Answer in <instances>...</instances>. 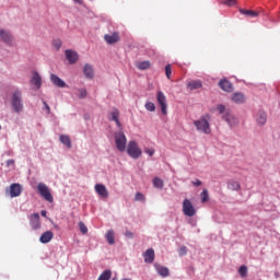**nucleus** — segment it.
<instances>
[{
    "instance_id": "obj_1",
    "label": "nucleus",
    "mask_w": 280,
    "mask_h": 280,
    "mask_svg": "<svg viewBox=\"0 0 280 280\" xmlns=\"http://www.w3.org/2000/svg\"><path fill=\"white\" fill-rule=\"evenodd\" d=\"M209 121H211V116L206 114L198 120H195L194 126L199 132H203V135H211V124H209Z\"/></svg>"
},
{
    "instance_id": "obj_2",
    "label": "nucleus",
    "mask_w": 280,
    "mask_h": 280,
    "mask_svg": "<svg viewBox=\"0 0 280 280\" xmlns=\"http://www.w3.org/2000/svg\"><path fill=\"white\" fill-rule=\"evenodd\" d=\"M11 104L14 113H23V92L21 90L13 91Z\"/></svg>"
},
{
    "instance_id": "obj_3",
    "label": "nucleus",
    "mask_w": 280,
    "mask_h": 280,
    "mask_svg": "<svg viewBox=\"0 0 280 280\" xmlns=\"http://www.w3.org/2000/svg\"><path fill=\"white\" fill-rule=\"evenodd\" d=\"M217 110L219 112V115H223L222 119L229 124V126H235L237 124V119L231 115V112H226V106L224 105H218Z\"/></svg>"
},
{
    "instance_id": "obj_4",
    "label": "nucleus",
    "mask_w": 280,
    "mask_h": 280,
    "mask_svg": "<svg viewBox=\"0 0 280 280\" xmlns=\"http://www.w3.org/2000/svg\"><path fill=\"white\" fill-rule=\"evenodd\" d=\"M127 154L131 159H139L141 154H143V151H141V148H139V144H137V141L130 140L127 144Z\"/></svg>"
},
{
    "instance_id": "obj_5",
    "label": "nucleus",
    "mask_w": 280,
    "mask_h": 280,
    "mask_svg": "<svg viewBox=\"0 0 280 280\" xmlns=\"http://www.w3.org/2000/svg\"><path fill=\"white\" fill-rule=\"evenodd\" d=\"M115 143L119 152H126V143H128V139L126 138V133H124V131H118L115 133Z\"/></svg>"
},
{
    "instance_id": "obj_6",
    "label": "nucleus",
    "mask_w": 280,
    "mask_h": 280,
    "mask_svg": "<svg viewBox=\"0 0 280 280\" xmlns=\"http://www.w3.org/2000/svg\"><path fill=\"white\" fill-rule=\"evenodd\" d=\"M37 191L42 198H44V200H47V202H54V195H51V191L47 185L39 183L37 185Z\"/></svg>"
},
{
    "instance_id": "obj_7",
    "label": "nucleus",
    "mask_w": 280,
    "mask_h": 280,
    "mask_svg": "<svg viewBox=\"0 0 280 280\" xmlns=\"http://www.w3.org/2000/svg\"><path fill=\"white\" fill-rule=\"evenodd\" d=\"M21 194H23L21 184H11L9 188H5V196H10V198H19Z\"/></svg>"
},
{
    "instance_id": "obj_8",
    "label": "nucleus",
    "mask_w": 280,
    "mask_h": 280,
    "mask_svg": "<svg viewBox=\"0 0 280 280\" xmlns=\"http://www.w3.org/2000/svg\"><path fill=\"white\" fill-rule=\"evenodd\" d=\"M183 213L188 218H194V215H196V208H194V203H191L189 199L183 201Z\"/></svg>"
},
{
    "instance_id": "obj_9",
    "label": "nucleus",
    "mask_w": 280,
    "mask_h": 280,
    "mask_svg": "<svg viewBox=\"0 0 280 280\" xmlns=\"http://www.w3.org/2000/svg\"><path fill=\"white\" fill-rule=\"evenodd\" d=\"M156 102L161 106V110L164 115H167V97L163 92H158L156 94Z\"/></svg>"
},
{
    "instance_id": "obj_10",
    "label": "nucleus",
    "mask_w": 280,
    "mask_h": 280,
    "mask_svg": "<svg viewBox=\"0 0 280 280\" xmlns=\"http://www.w3.org/2000/svg\"><path fill=\"white\" fill-rule=\"evenodd\" d=\"M28 220L33 231H38V229H40V214L33 213L30 215Z\"/></svg>"
},
{
    "instance_id": "obj_11",
    "label": "nucleus",
    "mask_w": 280,
    "mask_h": 280,
    "mask_svg": "<svg viewBox=\"0 0 280 280\" xmlns=\"http://www.w3.org/2000/svg\"><path fill=\"white\" fill-rule=\"evenodd\" d=\"M107 118L109 121H115L117 128H121V121H119V109L113 108Z\"/></svg>"
},
{
    "instance_id": "obj_12",
    "label": "nucleus",
    "mask_w": 280,
    "mask_h": 280,
    "mask_svg": "<svg viewBox=\"0 0 280 280\" xmlns=\"http://www.w3.org/2000/svg\"><path fill=\"white\" fill-rule=\"evenodd\" d=\"M104 40L107 43V45H115V43H119L120 37L118 32H114L113 34H106L104 36Z\"/></svg>"
},
{
    "instance_id": "obj_13",
    "label": "nucleus",
    "mask_w": 280,
    "mask_h": 280,
    "mask_svg": "<svg viewBox=\"0 0 280 280\" xmlns=\"http://www.w3.org/2000/svg\"><path fill=\"white\" fill-rule=\"evenodd\" d=\"M66 58L69 61V65H75L80 56L75 52V50L68 49L66 50Z\"/></svg>"
},
{
    "instance_id": "obj_14",
    "label": "nucleus",
    "mask_w": 280,
    "mask_h": 280,
    "mask_svg": "<svg viewBox=\"0 0 280 280\" xmlns=\"http://www.w3.org/2000/svg\"><path fill=\"white\" fill-rule=\"evenodd\" d=\"M231 101L234 102V104H245L246 95H244L242 92H236L232 94Z\"/></svg>"
},
{
    "instance_id": "obj_15",
    "label": "nucleus",
    "mask_w": 280,
    "mask_h": 280,
    "mask_svg": "<svg viewBox=\"0 0 280 280\" xmlns=\"http://www.w3.org/2000/svg\"><path fill=\"white\" fill-rule=\"evenodd\" d=\"M50 82L59 89H65V86H67V83L56 74H50Z\"/></svg>"
},
{
    "instance_id": "obj_16",
    "label": "nucleus",
    "mask_w": 280,
    "mask_h": 280,
    "mask_svg": "<svg viewBox=\"0 0 280 280\" xmlns=\"http://www.w3.org/2000/svg\"><path fill=\"white\" fill-rule=\"evenodd\" d=\"M95 191L102 198H108V189H106V186H104L103 184H96Z\"/></svg>"
},
{
    "instance_id": "obj_17",
    "label": "nucleus",
    "mask_w": 280,
    "mask_h": 280,
    "mask_svg": "<svg viewBox=\"0 0 280 280\" xmlns=\"http://www.w3.org/2000/svg\"><path fill=\"white\" fill-rule=\"evenodd\" d=\"M51 240H54V232L51 231L44 232L39 237L42 244H49Z\"/></svg>"
},
{
    "instance_id": "obj_18",
    "label": "nucleus",
    "mask_w": 280,
    "mask_h": 280,
    "mask_svg": "<svg viewBox=\"0 0 280 280\" xmlns=\"http://www.w3.org/2000/svg\"><path fill=\"white\" fill-rule=\"evenodd\" d=\"M31 84L36 86V89H40V86H43V79L40 78V74H38V72L33 73Z\"/></svg>"
},
{
    "instance_id": "obj_19",
    "label": "nucleus",
    "mask_w": 280,
    "mask_h": 280,
    "mask_svg": "<svg viewBox=\"0 0 280 280\" xmlns=\"http://www.w3.org/2000/svg\"><path fill=\"white\" fill-rule=\"evenodd\" d=\"M83 73L85 78H88V80H93V78H95V72L93 71V67L89 63H86L83 67Z\"/></svg>"
},
{
    "instance_id": "obj_20",
    "label": "nucleus",
    "mask_w": 280,
    "mask_h": 280,
    "mask_svg": "<svg viewBox=\"0 0 280 280\" xmlns=\"http://www.w3.org/2000/svg\"><path fill=\"white\" fill-rule=\"evenodd\" d=\"M219 86L222 91H225V93H231L233 91V84L229 82V80H221Z\"/></svg>"
},
{
    "instance_id": "obj_21",
    "label": "nucleus",
    "mask_w": 280,
    "mask_h": 280,
    "mask_svg": "<svg viewBox=\"0 0 280 280\" xmlns=\"http://www.w3.org/2000/svg\"><path fill=\"white\" fill-rule=\"evenodd\" d=\"M256 121L259 126H265L266 121H268V115L264 110H259Z\"/></svg>"
},
{
    "instance_id": "obj_22",
    "label": "nucleus",
    "mask_w": 280,
    "mask_h": 280,
    "mask_svg": "<svg viewBox=\"0 0 280 280\" xmlns=\"http://www.w3.org/2000/svg\"><path fill=\"white\" fill-rule=\"evenodd\" d=\"M144 262L145 264H152L154 261V249L149 248L143 254Z\"/></svg>"
},
{
    "instance_id": "obj_23",
    "label": "nucleus",
    "mask_w": 280,
    "mask_h": 280,
    "mask_svg": "<svg viewBox=\"0 0 280 280\" xmlns=\"http://www.w3.org/2000/svg\"><path fill=\"white\" fill-rule=\"evenodd\" d=\"M228 189H231L232 191H240L242 189V185H240V182L232 179L228 182Z\"/></svg>"
},
{
    "instance_id": "obj_24",
    "label": "nucleus",
    "mask_w": 280,
    "mask_h": 280,
    "mask_svg": "<svg viewBox=\"0 0 280 280\" xmlns=\"http://www.w3.org/2000/svg\"><path fill=\"white\" fill-rule=\"evenodd\" d=\"M155 270L160 277H170V269L161 265H155Z\"/></svg>"
},
{
    "instance_id": "obj_25",
    "label": "nucleus",
    "mask_w": 280,
    "mask_h": 280,
    "mask_svg": "<svg viewBox=\"0 0 280 280\" xmlns=\"http://www.w3.org/2000/svg\"><path fill=\"white\" fill-rule=\"evenodd\" d=\"M0 36L4 43H12V34L5 30H0Z\"/></svg>"
},
{
    "instance_id": "obj_26",
    "label": "nucleus",
    "mask_w": 280,
    "mask_h": 280,
    "mask_svg": "<svg viewBox=\"0 0 280 280\" xmlns=\"http://www.w3.org/2000/svg\"><path fill=\"white\" fill-rule=\"evenodd\" d=\"M240 12L245 16H249V19H256V16H259V12L253 10L240 9Z\"/></svg>"
},
{
    "instance_id": "obj_27",
    "label": "nucleus",
    "mask_w": 280,
    "mask_h": 280,
    "mask_svg": "<svg viewBox=\"0 0 280 280\" xmlns=\"http://www.w3.org/2000/svg\"><path fill=\"white\" fill-rule=\"evenodd\" d=\"M137 69H139L140 71H145V69H150L151 63L150 61L145 60V61H138L136 63Z\"/></svg>"
},
{
    "instance_id": "obj_28",
    "label": "nucleus",
    "mask_w": 280,
    "mask_h": 280,
    "mask_svg": "<svg viewBox=\"0 0 280 280\" xmlns=\"http://www.w3.org/2000/svg\"><path fill=\"white\" fill-rule=\"evenodd\" d=\"M188 89H190V91H196L198 89H202V82L195 80V81H190L188 83Z\"/></svg>"
},
{
    "instance_id": "obj_29",
    "label": "nucleus",
    "mask_w": 280,
    "mask_h": 280,
    "mask_svg": "<svg viewBox=\"0 0 280 280\" xmlns=\"http://www.w3.org/2000/svg\"><path fill=\"white\" fill-rule=\"evenodd\" d=\"M59 141L63 143V145H66L67 148L71 149V138H69V136L61 135L59 137Z\"/></svg>"
},
{
    "instance_id": "obj_30",
    "label": "nucleus",
    "mask_w": 280,
    "mask_h": 280,
    "mask_svg": "<svg viewBox=\"0 0 280 280\" xmlns=\"http://www.w3.org/2000/svg\"><path fill=\"white\" fill-rule=\"evenodd\" d=\"M110 277H113V272L107 269L101 273L97 280H110Z\"/></svg>"
},
{
    "instance_id": "obj_31",
    "label": "nucleus",
    "mask_w": 280,
    "mask_h": 280,
    "mask_svg": "<svg viewBox=\"0 0 280 280\" xmlns=\"http://www.w3.org/2000/svg\"><path fill=\"white\" fill-rule=\"evenodd\" d=\"M164 183H163V179L159 178V177H154L153 178V186L156 188V189H163L164 187Z\"/></svg>"
},
{
    "instance_id": "obj_32",
    "label": "nucleus",
    "mask_w": 280,
    "mask_h": 280,
    "mask_svg": "<svg viewBox=\"0 0 280 280\" xmlns=\"http://www.w3.org/2000/svg\"><path fill=\"white\" fill-rule=\"evenodd\" d=\"M106 240L108 242V244H115V232H113L112 230H109L107 233H106Z\"/></svg>"
},
{
    "instance_id": "obj_33",
    "label": "nucleus",
    "mask_w": 280,
    "mask_h": 280,
    "mask_svg": "<svg viewBox=\"0 0 280 280\" xmlns=\"http://www.w3.org/2000/svg\"><path fill=\"white\" fill-rule=\"evenodd\" d=\"M240 276L244 279L245 277H248V267L246 266H241L238 269Z\"/></svg>"
},
{
    "instance_id": "obj_34",
    "label": "nucleus",
    "mask_w": 280,
    "mask_h": 280,
    "mask_svg": "<svg viewBox=\"0 0 280 280\" xmlns=\"http://www.w3.org/2000/svg\"><path fill=\"white\" fill-rule=\"evenodd\" d=\"M144 108H147L150 113H154V110H156V105H154L152 102H147Z\"/></svg>"
},
{
    "instance_id": "obj_35",
    "label": "nucleus",
    "mask_w": 280,
    "mask_h": 280,
    "mask_svg": "<svg viewBox=\"0 0 280 280\" xmlns=\"http://www.w3.org/2000/svg\"><path fill=\"white\" fill-rule=\"evenodd\" d=\"M201 202H207L209 200V190L203 189L200 194Z\"/></svg>"
},
{
    "instance_id": "obj_36",
    "label": "nucleus",
    "mask_w": 280,
    "mask_h": 280,
    "mask_svg": "<svg viewBox=\"0 0 280 280\" xmlns=\"http://www.w3.org/2000/svg\"><path fill=\"white\" fill-rule=\"evenodd\" d=\"M135 200L137 202H145V196L142 192H137L136 197H135Z\"/></svg>"
},
{
    "instance_id": "obj_37",
    "label": "nucleus",
    "mask_w": 280,
    "mask_h": 280,
    "mask_svg": "<svg viewBox=\"0 0 280 280\" xmlns=\"http://www.w3.org/2000/svg\"><path fill=\"white\" fill-rule=\"evenodd\" d=\"M79 229H80L81 233H83V235H86V233H89V228H86L84 222H79Z\"/></svg>"
},
{
    "instance_id": "obj_38",
    "label": "nucleus",
    "mask_w": 280,
    "mask_h": 280,
    "mask_svg": "<svg viewBox=\"0 0 280 280\" xmlns=\"http://www.w3.org/2000/svg\"><path fill=\"white\" fill-rule=\"evenodd\" d=\"M79 93V98L80 100H84V97H86L88 93H86V89L82 88L78 90Z\"/></svg>"
},
{
    "instance_id": "obj_39",
    "label": "nucleus",
    "mask_w": 280,
    "mask_h": 280,
    "mask_svg": "<svg viewBox=\"0 0 280 280\" xmlns=\"http://www.w3.org/2000/svg\"><path fill=\"white\" fill-rule=\"evenodd\" d=\"M224 5H229V8H233V5L237 4V0H223Z\"/></svg>"
},
{
    "instance_id": "obj_40",
    "label": "nucleus",
    "mask_w": 280,
    "mask_h": 280,
    "mask_svg": "<svg viewBox=\"0 0 280 280\" xmlns=\"http://www.w3.org/2000/svg\"><path fill=\"white\" fill-rule=\"evenodd\" d=\"M165 73H166V78H167L168 80H171V79H172V66L167 65V66L165 67Z\"/></svg>"
},
{
    "instance_id": "obj_41",
    "label": "nucleus",
    "mask_w": 280,
    "mask_h": 280,
    "mask_svg": "<svg viewBox=\"0 0 280 280\" xmlns=\"http://www.w3.org/2000/svg\"><path fill=\"white\" fill-rule=\"evenodd\" d=\"M52 46L56 47V49H60V47H62V40L60 39H54L52 40Z\"/></svg>"
},
{
    "instance_id": "obj_42",
    "label": "nucleus",
    "mask_w": 280,
    "mask_h": 280,
    "mask_svg": "<svg viewBox=\"0 0 280 280\" xmlns=\"http://www.w3.org/2000/svg\"><path fill=\"white\" fill-rule=\"evenodd\" d=\"M144 152H145V154H148L149 156H154V149H148V148H145L144 149Z\"/></svg>"
},
{
    "instance_id": "obj_43",
    "label": "nucleus",
    "mask_w": 280,
    "mask_h": 280,
    "mask_svg": "<svg viewBox=\"0 0 280 280\" xmlns=\"http://www.w3.org/2000/svg\"><path fill=\"white\" fill-rule=\"evenodd\" d=\"M125 236H127L129 240H132V237H135V234L130 231H126Z\"/></svg>"
},
{
    "instance_id": "obj_44",
    "label": "nucleus",
    "mask_w": 280,
    "mask_h": 280,
    "mask_svg": "<svg viewBox=\"0 0 280 280\" xmlns=\"http://www.w3.org/2000/svg\"><path fill=\"white\" fill-rule=\"evenodd\" d=\"M191 184L195 186V187H200V185H202V182L200 179H196L195 182H191Z\"/></svg>"
},
{
    "instance_id": "obj_45",
    "label": "nucleus",
    "mask_w": 280,
    "mask_h": 280,
    "mask_svg": "<svg viewBox=\"0 0 280 280\" xmlns=\"http://www.w3.org/2000/svg\"><path fill=\"white\" fill-rule=\"evenodd\" d=\"M179 255H187V247H185V246L180 247Z\"/></svg>"
},
{
    "instance_id": "obj_46",
    "label": "nucleus",
    "mask_w": 280,
    "mask_h": 280,
    "mask_svg": "<svg viewBox=\"0 0 280 280\" xmlns=\"http://www.w3.org/2000/svg\"><path fill=\"white\" fill-rule=\"evenodd\" d=\"M44 106L46 108L47 114L49 115L51 113V108L49 107V105L47 104V102H44Z\"/></svg>"
},
{
    "instance_id": "obj_47",
    "label": "nucleus",
    "mask_w": 280,
    "mask_h": 280,
    "mask_svg": "<svg viewBox=\"0 0 280 280\" xmlns=\"http://www.w3.org/2000/svg\"><path fill=\"white\" fill-rule=\"evenodd\" d=\"M10 165H14V160H8L7 161V166L10 167Z\"/></svg>"
},
{
    "instance_id": "obj_48",
    "label": "nucleus",
    "mask_w": 280,
    "mask_h": 280,
    "mask_svg": "<svg viewBox=\"0 0 280 280\" xmlns=\"http://www.w3.org/2000/svg\"><path fill=\"white\" fill-rule=\"evenodd\" d=\"M40 214L43 215V218H47V211L42 210Z\"/></svg>"
},
{
    "instance_id": "obj_49",
    "label": "nucleus",
    "mask_w": 280,
    "mask_h": 280,
    "mask_svg": "<svg viewBox=\"0 0 280 280\" xmlns=\"http://www.w3.org/2000/svg\"><path fill=\"white\" fill-rule=\"evenodd\" d=\"M0 130H1V126H0Z\"/></svg>"
}]
</instances>
